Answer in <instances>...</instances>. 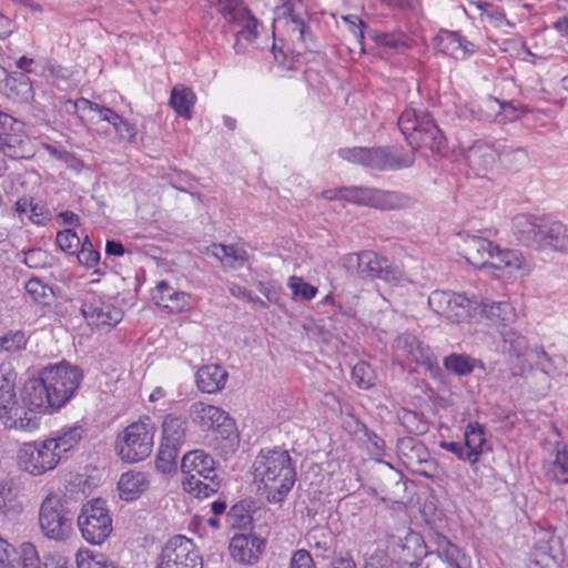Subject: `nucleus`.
<instances>
[{
    "instance_id": "obj_1",
    "label": "nucleus",
    "mask_w": 568,
    "mask_h": 568,
    "mask_svg": "<svg viewBox=\"0 0 568 568\" xmlns=\"http://www.w3.org/2000/svg\"><path fill=\"white\" fill-rule=\"evenodd\" d=\"M82 378L78 366L60 363L45 367L38 377L24 383L22 403L40 412H57L73 398Z\"/></svg>"
},
{
    "instance_id": "obj_2",
    "label": "nucleus",
    "mask_w": 568,
    "mask_h": 568,
    "mask_svg": "<svg viewBox=\"0 0 568 568\" xmlns=\"http://www.w3.org/2000/svg\"><path fill=\"white\" fill-rule=\"evenodd\" d=\"M257 489L270 504H281L293 488L296 471L286 449H262L253 464Z\"/></svg>"
},
{
    "instance_id": "obj_3",
    "label": "nucleus",
    "mask_w": 568,
    "mask_h": 568,
    "mask_svg": "<svg viewBox=\"0 0 568 568\" xmlns=\"http://www.w3.org/2000/svg\"><path fill=\"white\" fill-rule=\"evenodd\" d=\"M394 552L398 562L409 567H418L420 560L428 555L424 540L418 532L409 530L404 537H397L394 544ZM436 555L445 568H470V559L460 548L452 544L446 537H437V547L429 556Z\"/></svg>"
},
{
    "instance_id": "obj_4",
    "label": "nucleus",
    "mask_w": 568,
    "mask_h": 568,
    "mask_svg": "<svg viewBox=\"0 0 568 568\" xmlns=\"http://www.w3.org/2000/svg\"><path fill=\"white\" fill-rule=\"evenodd\" d=\"M321 197L327 201H345L378 210H403L415 204L414 197L399 192L366 186H345L325 190Z\"/></svg>"
},
{
    "instance_id": "obj_5",
    "label": "nucleus",
    "mask_w": 568,
    "mask_h": 568,
    "mask_svg": "<svg viewBox=\"0 0 568 568\" xmlns=\"http://www.w3.org/2000/svg\"><path fill=\"white\" fill-rule=\"evenodd\" d=\"M190 417L199 427L215 433L211 445L222 455L226 456L237 449L236 425L225 410L214 405L196 402L190 407Z\"/></svg>"
},
{
    "instance_id": "obj_6",
    "label": "nucleus",
    "mask_w": 568,
    "mask_h": 568,
    "mask_svg": "<svg viewBox=\"0 0 568 568\" xmlns=\"http://www.w3.org/2000/svg\"><path fill=\"white\" fill-rule=\"evenodd\" d=\"M398 128L414 150L426 146L432 151H440L445 145L443 133L432 115L424 110L405 109L398 119Z\"/></svg>"
},
{
    "instance_id": "obj_7",
    "label": "nucleus",
    "mask_w": 568,
    "mask_h": 568,
    "mask_svg": "<svg viewBox=\"0 0 568 568\" xmlns=\"http://www.w3.org/2000/svg\"><path fill=\"white\" fill-rule=\"evenodd\" d=\"M342 159L377 171H396L413 165L414 151H402L387 146L345 148L338 151Z\"/></svg>"
},
{
    "instance_id": "obj_8",
    "label": "nucleus",
    "mask_w": 568,
    "mask_h": 568,
    "mask_svg": "<svg viewBox=\"0 0 568 568\" xmlns=\"http://www.w3.org/2000/svg\"><path fill=\"white\" fill-rule=\"evenodd\" d=\"M155 429V424L150 417L128 425L115 439L119 457L130 464L148 458L153 449Z\"/></svg>"
},
{
    "instance_id": "obj_9",
    "label": "nucleus",
    "mask_w": 568,
    "mask_h": 568,
    "mask_svg": "<svg viewBox=\"0 0 568 568\" xmlns=\"http://www.w3.org/2000/svg\"><path fill=\"white\" fill-rule=\"evenodd\" d=\"M38 526L49 540L65 541L72 530V514L67 507L64 497L57 493L47 495L38 511Z\"/></svg>"
},
{
    "instance_id": "obj_10",
    "label": "nucleus",
    "mask_w": 568,
    "mask_h": 568,
    "mask_svg": "<svg viewBox=\"0 0 568 568\" xmlns=\"http://www.w3.org/2000/svg\"><path fill=\"white\" fill-rule=\"evenodd\" d=\"M343 265L349 273L362 280L398 283L402 276L398 267L394 266L388 258L371 250L344 255Z\"/></svg>"
},
{
    "instance_id": "obj_11",
    "label": "nucleus",
    "mask_w": 568,
    "mask_h": 568,
    "mask_svg": "<svg viewBox=\"0 0 568 568\" xmlns=\"http://www.w3.org/2000/svg\"><path fill=\"white\" fill-rule=\"evenodd\" d=\"M189 424L185 417L168 414L162 422V438L156 456V468L170 471L176 465L180 450L186 442Z\"/></svg>"
},
{
    "instance_id": "obj_12",
    "label": "nucleus",
    "mask_w": 568,
    "mask_h": 568,
    "mask_svg": "<svg viewBox=\"0 0 568 568\" xmlns=\"http://www.w3.org/2000/svg\"><path fill=\"white\" fill-rule=\"evenodd\" d=\"M78 526L82 537L89 544H103L113 529L112 518L105 501L94 499L84 505L78 517Z\"/></svg>"
},
{
    "instance_id": "obj_13",
    "label": "nucleus",
    "mask_w": 568,
    "mask_h": 568,
    "mask_svg": "<svg viewBox=\"0 0 568 568\" xmlns=\"http://www.w3.org/2000/svg\"><path fill=\"white\" fill-rule=\"evenodd\" d=\"M476 300H470L466 295L436 290L428 296V306L439 316L445 317L452 323L477 318Z\"/></svg>"
},
{
    "instance_id": "obj_14",
    "label": "nucleus",
    "mask_w": 568,
    "mask_h": 568,
    "mask_svg": "<svg viewBox=\"0 0 568 568\" xmlns=\"http://www.w3.org/2000/svg\"><path fill=\"white\" fill-rule=\"evenodd\" d=\"M18 460L21 470L31 476H41L53 470L59 465L61 456L45 438L24 443L18 452Z\"/></svg>"
},
{
    "instance_id": "obj_15",
    "label": "nucleus",
    "mask_w": 568,
    "mask_h": 568,
    "mask_svg": "<svg viewBox=\"0 0 568 568\" xmlns=\"http://www.w3.org/2000/svg\"><path fill=\"white\" fill-rule=\"evenodd\" d=\"M158 568H203V559L192 539L176 535L162 548Z\"/></svg>"
},
{
    "instance_id": "obj_16",
    "label": "nucleus",
    "mask_w": 568,
    "mask_h": 568,
    "mask_svg": "<svg viewBox=\"0 0 568 568\" xmlns=\"http://www.w3.org/2000/svg\"><path fill=\"white\" fill-rule=\"evenodd\" d=\"M81 313L89 325L97 327H113L123 317L121 308L94 293L84 295Z\"/></svg>"
},
{
    "instance_id": "obj_17",
    "label": "nucleus",
    "mask_w": 568,
    "mask_h": 568,
    "mask_svg": "<svg viewBox=\"0 0 568 568\" xmlns=\"http://www.w3.org/2000/svg\"><path fill=\"white\" fill-rule=\"evenodd\" d=\"M306 8L302 0H284L276 7L273 19V32L285 30L295 36L298 40L305 41L306 33Z\"/></svg>"
},
{
    "instance_id": "obj_18",
    "label": "nucleus",
    "mask_w": 568,
    "mask_h": 568,
    "mask_svg": "<svg viewBox=\"0 0 568 568\" xmlns=\"http://www.w3.org/2000/svg\"><path fill=\"white\" fill-rule=\"evenodd\" d=\"M10 404L0 405V419L7 428L19 430H32L39 426L40 409H32L29 405H20L17 398H12Z\"/></svg>"
},
{
    "instance_id": "obj_19",
    "label": "nucleus",
    "mask_w": 568,
    "mask_h": 568,
    "mask_svg": "<svg viewBox=\"0 0 568 568\" xmlns=\"http://www.w3.org/2000/svg\"><path fill=\"white\" fill-rule=\"evenodd\" d=\"M397 454L407 468L427 476L425 466L430 464V454L422 442L403 437L397 442Z\"/></svg>"
},
{
    "instance_id": "obj_20",
    "label": "nucleus",
    "mask_w": 568,
    "mask_h": 568,
    "mask_svg": "<svg viewBox=\"0 0 568 568\" xmlns=\"http://www.w3.org/2000/svg\"><path fill=\"white\" fill-rule=\"evenodd\" d=\"M435 45L442 53L456 60H466L478 51V45L457 31L440 30L435 37Z\"/></svg>"
},
{
    "instance_id": "obj_21",
    "label": "nucleus",
    "mask_w": 568,
    "mask_h": 568,
    "mask_svg": "<svg viewBox=\"0 0 568 568\" xmlns=\"http://www.w3.org/2000/svg\"><path fill=\"white\" fill-rule=\"evenodd\" d=\"M154 304L171 314L182 313L190 306L191 295L178 291L168 281H160L151 292Z\"/></svg>"
},
{
    "instance_id": "obj_22",
    "label": "nucleus",
    "mask_w": 568,
    "mask_h": 568,
    "mask_svg": "<svg viewBox=\"0 0 568 568\" xmlns=\"http://www.w3.org/2000/svg\"><path fill=\"white\" fill-rule=\"evenodd\" d=\"M265 548L264 539L256 535H235L230 542V552L233 559L241 564H255Z\"/></svg>"
},
{
    "instance_id": "obj_23",
    "label": "nucleus",
    "mask_w": 568,
    "mask_h": 568,
    "mask_svg": "<svg viewBox=\"0 0 568 568\" xmlns=\"http://www.w3.org/2000/svg\"><path fill=\"white\" fill-rule=\"evenodd\" d=\"M542 216L532 214H517L513 219V231L518 241L527 246L537 248V243L541 241L540 227L542 226Z\"/></svg>"
},
{
    "instance_id": "obj_24",
    "label": "nucleus",
    "mask_w": 568,
    "mask_h": 568,
    "mask_svg": "<svg viewBox=\"0 0 568 568\" xmlns=\"http://www.w3.org/2000/svg\"><path fill=\"white\" fill-rule=\"evenodd\" d=\"M542 226L540 227L541 241L537 243V248L551 247L558 251L568 252V229L559 221L548 216H542Z\"/></svg>"
},
{
    "instance_id": "obj_25",
    "label": "nucleus",
    "mask_w": 568,
    "mask_h": 568,
    "mask_svg": "<svg viewBox=\"0 0 568 568\" xmlns=\"http://www.w3.org/2000/svg\"><path fill=\"white\" fill-rule=\"evenodd\" d=\"M150 484L148 473L129 470L123 473L118 481L119 496L125 501L136 500L149 489Z\"/></svg>"
},
{
    "instance_id": "obj_26",
    "label": "nucleus",
    "mask_w": 568,
    "mask_h": 568,
    "mask_svg": "<svg viewBox=\"0 0 568 568\" xmlns=\"http://www.w3.org/2000/svg\"><path fill=\"white\" fill-rule=\"evenodd\" d=\"M464 156L468 165L477 173L493 168L497 161V152L489 143L477 140L464 149Z\"/></svg>"
},
{
    "instance_id": "obj_27",
    "label": "nucleus",
    "mask_w": 568,
    "mask_h": 568,
    "mask_svg": "<svg viewBox=\"0 0 568 568\" xmlns=\"http://www.w3.org/2000/svg\"><path fill=\"white\" fill-rule=\"evenodd\" d=\"M229 378L226 369L216 364L202 366L195 375V383L202 393L216 394L224 387Z\"/></svg>"
},
{
    "instance_id": "obj_28",
    "label": "nucleus",
    "mask_w": 568,
    "mask_h": 568,
    "mask_svg": "<svg viewBox=\"0 0 568 568\" xmlns=\"http://www.w3.org/2000/svg\"><path fill=\"white\" fill-rule=\"evenodd\" d=\"M181 469L184 477L217 475L214 459L207 453L200 449L189 452L183 456Z\"/></svg>"
},
{
    "instance_id": "obj_29",
    "label": "nucleus",
    "mask_w": 568,
    "mask_h": 568,
    "mask_svg": "<svg viewBox=\"0 0 568 568\" xmlns=\"http://www.w3.org/2000/svg\"><path fill=\"white\" fill-rule=\"evenodd\" d=\"M395 348L402 355L412 362L422 365H430L432 352L416 336L412 334H402L395 341Z\"/></svg>"
},
{
    "instance_id": "obj_30",
    "label": "nucleus",
    "mask_w": 568,
    "mask_h": 568,
    "mask_svg": "<svg viewBox=\"0 0 568 568\" xmlns=\"http://www.w3.org/2000/svg\"><path fill=\"white\" fill-rule=\"evenodd\" d=\"M464 446L467 450L466 460L471 465L478 463L486 447L485 429L479 423L473 422L466 426Z\"/></svg>"
},
{
    "instance_id": "obj_31",
    "label": "nucleus",
    "mask_w": 568,
    "mask_h": 568,
    "mask_svg": "<svg viewBox=\"0 0 568 568\" xmlns=\"http://www.w3.org/2000/svg\"><path fill=\"white\" fill-rule=\"evenodd\" d=\"M205 254L215 257L224 266L231 268L242 267L248 260V253L245 248L232 244H213L206 247Z\"/></svg>"
},
{
    "instance_id": "obj_32",
    "label": "nucleus",
    "mask_w": 568,
    "mask_h": 568,
    "mask_svg": "<svg viewBox=\"0 0 568 568\" xmlns=\"http://www.w3.org/2000/svg\"><path fill=\"white\" fill-rule=\"evenodd\" d=\"M183 489L195 498H207L219 491L221 478L219 475L203 477L189 476L182 480Z\"/></svg>"
},
{
    "instance_id": "obj_33",
    "label": "nucleus",
    "mask_w": 568,
    "mask_h": 568,
    "mask_svg": "<svg viewBox=\"0 0 568 568\" xmlns=\"http://www.w3.org/2000/svg\"><path fill=\"white\" fill-rule=\"evenodd\" d=\"M83 434L84 429L82 426L73 425L54 432L52 436L47 439L51 442L53 449L62 457L63 454L77 447Z\"/></svg>"
},
{
    "instance_id": "obj_34",
    "label": "nucleus",
    "mask_w": 568,
    "mask_h": 568,
    "mask_svg": "<svg viewBox=\"0 0 568 568\" xmlns=\"http://www.w3.org/2000/svg\"><path fill=\"white\" fill-rule=\"evenodd\" d=\"M475 306H477V317H486L494 323L506 325L510 322L514 316V308L507 301L501 302H478L476 301Z\"/></svg>"
},
{
    "instance_id": "obj_35",
    "label": "nucleus",
    "mask_w": 568,
    "mask_h": 568,
    "mask_svg": "<svg viewBox=\"0 0 568 568\" xmlns=\"http://www.w3.org/2000/svg\"><path fill=\"white\" fill-rule=\"evenodd\" d=\"M307 542L316 558L332 559L336 550V539L331 531L316 529L310 532Z\"/></svg>"
},
{
    "instance_id": "obj_36",
    "label": "nucleus",
    "mask_w": 568,
    "mask_h": 568,
    "mask_svg": "<svg viewBox=\"0 0 568 568\" xmlns=\"http://www.w3.org/2000/svg\"><path fill=\"white\" fill-rule=\"evenodd\" d=\"M487 267L496 270L521 271L525 268L524 256L514 250H500L497 245L487 261Z\"/></svg>"
},
{
    "instance_id": "obj_37",
    "label": "nucleus",
    "mask_w": 568,
    "mask_h": 568,
    "mask_svg": "<svg viewBox=\"0 0 568 568\" xmlns=\"http://www.w3.org/2000/svg\"><path fill=\"white\" fill-rule=\"evenodd\" d=\"M495 244L479 236H470L467 240L466 258L478 268L487 267V261L494 252Z\"/></svg>"
},
{
    "instance_id": "obj_38",
    "label": "nucleus",
    "mask_w": 568,
    "mask_h": 568,
    "mask_svg": "<svg viewBox=\"0 0 568 568\" xmlns=\"http://www.w3.org/2000/svg\"><path fill=\"white\" fill-rule=\"evenodd\" d=\"M8 97L20 103H29L34 98L32 82L24 73H11L6 79Z\"/></svg>"
},
{
    "instance_id": "obj_39",
    "label": "nucleus",
    "mask_w": 568,
    "mask_h": 568,
    "mask_svg": "<svg viewBox=\"0 0 568 568\" xmlns=\"http://www.w3.org/2000/svg\"><path fill=\"white\" fill-rule=\"evenodd\" d=\"M0 510L8 516L23 510L19 489L11 481L0 483Z\"/></svg>"
},
{
    "instance_id": "obj_40",
    "label": "nucleus",
    "mask_w": 568,
    "mask_h": 568,
    "mask_svg": "<svg viewBox=\"0 0 568 568\" xmlns=\"http://www.w3.org/2000/svg\"><path fill=\"white\" fill-rule=\"evenodd\" d=\"M546 475L557 484H568V446L557 444L555 459L548 465Z\"/></svg>"
},
{
    "instance_id": "obj_41",
    "label": "nucleus",
    "mask_w": 568,
    "mask_h": 568,
    "mask_svg": "<svg viewBox=\"0 0 568 568\" xmlns=\"http://www.w3.org/2000/svg\"><path fill=\"white\" fill-rule=\"evenodd\" d=\"M196 97L191 89L185 87L173 88L170 97V105L173 110L185 119L192 118V109L195 104Z\"/></svg>"
},
{
    "instance_id": "obj_42",
    "label": "nucleus",
    "mask_w": 568,
    "mask_h": 568,
    "mask_svg": "<svg viewBox=\"0 0 568 568\" xmlns=\"http://www.w3.org/2000/svg\"><path fill=\"white\" fill-rule=\"evenodd\" d=\"M65 110L69 113L78 114L80 109H88L90 111L97 112L100 116L101 121L110 122L114 115V111L108 106L101 105L99 103L92 102L88 99L81 98L77 101H72L70 99L65 100Z\"/></svg>"
},
{
    "instance_id": "obj_43",
    "label": "nucleus",
    "mask_w": 568,
    "mask_h": 568,
    "mask_svg": "<svg viewBox=\"0 0 568 568\" xmlns=\"http://www.w3.org/2000/svg\"><path fill=\"white\" fill-rule=\"evenodd\" d=\"M479 361L465 354H450L444 358V366L448 372L458 376L469 375Z\"/></svg>"
},
{
    "instance_id": "obj_44",
    "label": "nucleus",
    "mask_w": 568,
    "mask_h": 568,
    "mask_svg": "<svg viewBox=\"0 0 568 568\" xmlns=\"http://www.w3.org/2000/svg\"><path fill=\"white\" fill-rule=\"evenodd\" d=\"M16 379L17 373L11 364L0 365V405L10 404L12 398H16Z\"/></svg>"
},
{
    "instance_id": "obj_45",
    "label": "nucleus",
    "mask_w": 568,
    "mask_h": 568,
    "mask_svg": "<svg viewBox=\"0 0 568 568\" xmlns=\"http://www.w3.org/2000/svg\"><path fill=\"white\" fill-rule=\"evenodd\" d=\"M369 37L378 47H382L385 49L400 51V50L408 48L409 39L402 31H396V32H390V33L374 32V33H371Z\"/></svg>"
},
{
    "instance_id": "obj_46",
    "label": "nucleus",
    "mask_w": 568,
    "mask_h": 568,
    "mask_svg": "<svg viewBox=\"0 0 568 568\" xmlns=\"http://www.w3.org/2000/svg\"><path fill=\"white\" fill-rule=\"evenodd\" d=\"M215 8L224 20L232 24L243 20L248 10L241 0H219Z\"/></svg>"
},
{
    "instance_id": "obj_47",
    "label": "nucleus",
    "mask_w": 568,
    "mask_h": 568,
    "mask_svg": "<svg viewBox=\"0 0 568 568\" xmlns=\"http://www.w3.org/2000/svg\"><path fill=\"white\" fill-rule=\"evenodd\" d=\"M471 6H475L480 11L481 19H486L488 23L496 28H501L504 26H511L510 22L506 19L504 11L487 1H471Z\"/></svg>"
},
{
    "instance_id": "obj_48",
    "label": "nucleus",
    "mask_w": 568,
    "mask_h": 568,
    "mask_svg": "<svg viewBox=\"0 0 568 568\" xmlns=\"http://www.w3.org/2000/svg\"><path fill=\"white\" fill-rule=\"evenodd\" d=\"M28 336L22 329H10L0 336V353L14 354L27 347Z\"/></svg>"
},
{
    "instance_id": "obj_49",
    "label": "nucleus",
    "mask_w": 568,
    "mask_h": 568,
    "mask_svg": "<svg viewBox=\"0 0 568 568\" xmlns=\"http://www.w3.org/2000/svg\"><path fill=\"white\" fill-rule=\"evenodd\" d=\"M75 561L78 568H116L103 554H94L89 549H80L75 555Z\"/></svg>"
},
{
    "instance_id": "obj_50",
    "label": "nucleus",
    "mask_w": 568,
    "mask_h": 568,
    "mask_svg": "<svg viewBox=\"0 0 568 568\" xmlns=\"http://www.w3.org/2000/svg\"><path fill=\"white\" fill-rule=\"evenodd\" d=\"M355 424V433L363 434L368 453L374 457L384 456L385 442L359 420L356 419Z\"/></svg>"
},
{
    "instance_id": "obj_51",
    "label": "nucleus",
    "mask_w": 568,
    "mask_h": 568,
    "mask_svg": "<svg viewBox=\"0 0 568 568\" xmlns=\"http://www.w3.org/2000/svg\"><path fill=\"white\" fill-rule=\"evenodd\" d=\"M353 383L362 389H368L375 385L376 375L369 364L358 362L352 369Z\"/></svg>"
},
{
    "instance_id": "obj_52",
    "label": "nucleus",
    "mask_w": 568,
    "mask_h": 568,
    "mask_svg": "<svg viewBox=\"0 0 568 568\" xmlns=\"http://www.w3.org/2000/svg\"><path fill=\"white\" fill-rule=\"evenodd\" d=\"M287 286L292 291L294 298H301L303 301H311L317 294V287L305 282L300 276H291L287 281Z\"/></svg>"
},
{
    "instance_id": "obj_53",
    "label": "nucleus",
    "mask_w": 568,
    "mask_h": 568,
    "mask_svg": "<svg viewBox=\"0 0 568 568\" xmlns=\"http://www.w3.org/2000/svg\"><path fill=\"white\" fill-rule=\"evenodd\" d=\"M19 558L22 568H41L39 551L31 541H24L20 545Z\"/></svg>"
},
{
    "instance_id": "obj_54",
    "label": "nucleus",
    "mask_w": 568,
    "mask_h": 568,
    "mask_svg": "<svg viewBox=\"0 0 568 568\" xmlns=\"http://www.w3.org/2000/svg\"><path fill=\"white\" fill-rule=\"evenodd\" d=\"M55 241L61 251L68 254L75 253L80 245V237L71 229L58 232Z\"/></svg>"
},
{
    "instance_id": "obj_55",
    "label": "nucleus",
    "mask_w": 568,
    "mask_h": 568,
    "mask_svg": "<svg viewBox=\"0 0 568 568\" xmlns=\"http://www.w3.org/2000/svg\"><path fill=\"white\" fill-rule=\"evenodd\" d=\"M234 24L240 26L242 28L237 32L239 37H243L248 42H252L257 38L258 21L255 17L251 14L250 10L246 11V16L243 18V20L237 21Z\"/></svg>"
},
{
    "instance_id": "obj_56",
    "label": "nucleus",
    "mask_w": 568,
    "mask_h": 568,
    "mask_svg": "<svg viewBox=\"0 0 568 568\" xmlns=\"http://www.w3.org/2000/svg\"><path fill=\"white\" fill-rule=\"evenodd\" d=\"M27 293L38 303H47L45 298L52 294L50 286L38 278H31L26 283Z\"/></svg>"
},
{
    "instance_id": "obj_57",
    "label": "nucleus",
    "mask_w": 568,
    "mask_h": 568,
    "mask_svg": "<svg viewBox=\"0 0 568 568\" xmlns=\"http://www.w3.org/2000/svg\"><path fill=\"white\" fill-rule=\"evenodd\" d=\"M79 263L88 268L95 266L100 260V253L94 250L88 237L83 241L81 250L78 253Z\"/></svg>"
},
{
    "instance_id": "obj_58",
    "label": "nucleus",
    "mask_w": 568,
    "mask_h": 568,
    "mask_svg": "<svg viewBox=\"0 0 568 568\" xmlns=\"http://www.w3.org/2000/svg\"><path fill=\"white\" fill-rule=\"evenodd\" d=\"M17 549L0 537V568H16Z\"/></svg>"
},
{
    "instance_id": "obj_59",
    "label": "nucleus",
    "mask_w": 568,
    "mask_h": 568,
    "mask_svg": "<svg viewBox=\"0 0 568 568\" xmlns=\"http://www.w3.org/2000/svg\"><path fill=\"white\" fill-rule=\"evenodd\" d=\"M47 252L41 248H32L24 252L23 263L30 268H41L47 265Z\"/></svg>"
},
{
    "instance_id": "obj_60",
    "label": "nucleus",
    "mask_w": 568,
    "mask_h": 568,
    "mask_svg": "<svg viewBox=\"0 0 568 568\" xmlns=\"http://www.w3.org/2000/svg\"><path fill=\"white\" fill-rule=\"evenodd\" d=\"M109 123L114 128L118 134L126 136L129 140H133L135 138V129L128 122V120L123 119L116 112Z\"/></svg>"
},
{
    "instance_id": "obj_61",
    "label": "nucleus",
    "mask_w": 568,
    "mask_h": 568,
    "mask_svg": "<svg viewBox=\"0 0 568 568\" xmlns=\"http://www.w3.org/2000/svg\"><path fill=\"white\" fill-rule=\"evenodd\" d=\"M364 568H399V564L385 554L372 555Z\"/></svg>"
},
{
    "instance_id": "obj_62",
    "label": "nucleus",
    "mask_w": 568,
    "mask_h": 568,
    "mask_svg": "<svg viewBox=\"0 0 568 568\" xmlns=\"http://www.w3.org/2000/svg\"><path fill=\"white\" fill-rule=\"evenodd\" d=\"M290 568H315L312 555L305 549L295 550L291 558Z\"/></svg>"
},
{
    "instance_id": "obj_63",
    "label": "nucleus",
    "mask_w": 568,
    "mask_h": 568,
    "mask_svg": "<svg viewBox=\"0 0 568 568\" xmlns=\"http://www.w3.org/2000/svg\"><path fill=\"white\" fill-rule=\"evenodd\" d=\"M61 162H63L68 169L77 173H80L85 166L83 160H81L77 154L69 151L64 153Z\"/></svg>"
},
{
    "instance_id": "obj_64",
    "label": "nucleus",
    "mask_w": 568,
    "mask_h": 568,
    "mask_svg": "<svg viewBox=\"0 0 568 568\" xmlns=\"http://www.w3.org/2000/svg\"><path fill=\"white\" fill-rule=\"evenodd\" d=\"M44 568H70L68 559L61 554H50L44 558Z\"/></svg>"
}]
</instances>
